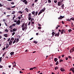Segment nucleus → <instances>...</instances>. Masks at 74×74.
<instances>
[{
  "label": "nucleus",
  "mask_w": 74,
  "mask_h": 74,
  "mask_svg": "<svg viewBox=\"0 0 74 74\" xmlns=\"http://www.w3.org/2000/svg\"><path fill=\"white\" fill-rule=\"evenodd\" d=\"M64 17L62 16H61L59 17L58 18V19H62V18H63Z\"/></svg>",
  "instance_id": "7"
},
{
  "label": "nucleus",
  "mask_w": 74,
  "mask_h": 74,
  "mask_svg": "<svg viewBox=\"0 0 74 74\" xmlns=\"http://www.w3.org/2000/svg\"><path fill=\"white\" fill-rule=\"evenodd\" d=\"M30 21L29 22V23L28 24V25H30Z\"/></svg>",
  "instance_id": "55"
},
{
  "label": "nucleus",
  "mask_w": 74,
  "mask_h": 74,
  "mask_svg": "<svg viewBox=\"0 0 74 74\" xmlns=\"http://www.w3.org/2000/svg\"><path fill=\"white\" fill-rule=\"evenodd\" d=\"M68 60V58L66 57V60Z\"/></svg>",
  "instance_id": "60"
},
{
  "label": "nucleus",
  "mask_w": 74,
  "mask_h": 74,
  "mask_svg": "<svg viewBox=\"0 0 74 74\" xmlns=\"http://www.w3.org/2000/svg\"><path fill=\"white\" fill-rule=\"evenodd\" d=\"M57 26L56 27V29H58V27H60V25H57Z\"/></svg>",
  "instance_id": "26"
},
{
  "label": "nucleus",
  "mask_w": 74,
  "mask_h": 74,
  "mask_svg": "<svg viewBox=\"0 0 74 74\" xmlns=\"http://www.w3.org/2000/svg\"><path fill=\"white\" fill-rule=\"evenodd\" d=\"M14 27V26H15V25H16V23H14L12 25Z\"/></svg>",
  "instance_id": "33"
},
{
  "label": "nucleus",
  "mask_w": 74,
  "mask_h": 74,
  "mask_svg": "<svg viewBox=\"0 0 74 74\" xmlns=\"http://www.w3.org/2000/svg\"><path fill=\"white\" fill-rule=\"evenodd\" d=\"M14 22H17V20H16V19L14 20Z\"/></svg>",
  "instance_id": "48"
},
{
  "label": "nucleus",
  "mask_w": 74,
  "mask_h": 74,
  "mask_svg": "<svg viewBox=\"0 0 74 74\" xmlns=\"http://www.w3.org/2000/svg\"><path fill=\"white\" fill-rule=\"evenodd\" d=\"M31 17H29L28 18V20L29 21H30L31 19H32V18H31Z\"/></svg>",
  "instance_id": "27"
},
{
  "label": "nucleus",
  "mask_w": 74,
  "mask_h": 74,
  "mask_svg": "<svg viewBox=\"0 0 74 74\" xmlns=\"http://www.w3.org/2000/svg\"><path fill=\"white\" fill-rule=\"evenodd\" d=\"M38 14V12H36L35 13L36 16H37V15Z\"/></svg>",
  "instance_id": "38"
},
{
  "label": "nucleus",
  "mask_w": 74,
  "mask_h": 74,
  "mask_svg": "<svg viewBox=\"0 0 74 74\" xmlns=\"http://www.w3.org/2000/svg\"><path fill=\"white\" fill-rule=\"evenodd\" d=\"M62 2H63V1L59 2H58V6H60V5H62L63 4Z\"/></svg>",
  "instance_id": "3"
},
{
  "label": "nucleus",
  "mask_w": 74,
  "mask_h": 74,
  "mask_svg": "<svg viewBox=\"0 0 74 74\" xmlns=\"http://www.w3.org/2000/svg\"><path fill=\"white\" fill-rule=\"evenodd\" d=\"M25 27H27V24H25Z\"/></svg>",
  "instance_id": "61"
},
{
  "label": "nucleus",
  "mask_w": 74,
  "mask_h": 74,
  "mask_svg": "<svg viewBox=\"0 0 74 74\" xmlns=\"http://www.w3.org/2000/svg\"><path fill=\"white\" fill-rule=\"evenodd\" d=\"M48 3H51V0H48Z\"/></svg>",
  "instance_id": "39"
},
{
  "label": "nucleus",
  "mask_w": 74,
  "mask_h": 74,
  "mask_svg": "<svg viewBox=\"0 0 74 74\" xmlns=\"http://www.w3.org/2000/svg\"><path fill=\"white\" fill-rule=\"evenodd\" d=\"M6 9L8 10H11V9L10 8H7Z\"/></svg>",
  "instance_id": "24"
},
{
  "label": "nucleus",
  "mask_w": 74,
  "mask_h": 74,
  "mask_svg": "<svg viewBox=\"0 0 74 74\" xmlns=\"http://www.w3.org/2000/svg\"><path fill=\"white\" fill-rule=\"evenodd\" d=\"M25 1H26V0H23V3H25Z\"/></svg>",
  "instance_id": "58"
},
{
  "label": "nucleus",
  "mask_w": 74,
  "mask_h": 74,
  "mask_svg": "<svg viewBox=\"0 0 74 74\" xmlns=\"http://www.w3.org/2000/svg\"><path fill=\"white\" fill-rule=\"evenodd\" d=\"M11 40H14V38H12Z\"/></svg>",
  "instance_id": "54"
},
{
  "label": "nucleus",
  "mask_w": 74,
  "mask_h": 74,
  "mask_svg": "<svg viewBox=\"0 0 74 74\" xmlns=\"http://www.w3.org/2000/svg\"><path fill=\"white\" fill-rule=\"evenodd\" d=\"M58 31H59V32H62V30L60 29L58 30Z\"/></svg>",
  "instance_id": "64"
},
{
  "label": "nucleus",
  "mask_w": 74,
  "mask_h": 74,
  "mask_svg": "<svg viewBox=\"0 0 74 74\" xmlns=\"http://www.w3.org/2000/svg\"><path fill=\"white\" fill-rule=\"evenodd\" d=\"M35 12L34 11H33L32 12V15H35Z\"/></svg>",
  "instance_id": "14"
},
{
  "label": "nucleus",
  "mask_w": 74,
  "mask_h": 74,
  "mask_svg": "<svg viewBox=\"0 0 74 74\" xmlns=\"http://www.w3.org/2000/svg\"><path fill=\"white\" fill-rule=\"evenodd\" d=\"M16 42V41L14 40L13 42V44H14V43Z\"/></svg>",
  "instance_id": "51"
},
{
  "label": "nucleus",
  "mask_w": 74,
  "mask_h": 74,
  "mask_svg": "<svg viewBox=\"0 0 74 74\" xmlns=\"http://www.w3.org/2000/svg\"><path fill=\"white\" fill-rule=\"evenodd\" d=\"M59 69V67H58V66H56V67L55 68V70H57V69Z\"/></svg>",
  "instance_id": "25"
},
{
  "label": "nucleus",
  "mask_w": 74,
  "mask_h": 74,
  "mask_svg": "<svg viewBox=\"0 0 74 74\" xmlns=\"http://www.w3.org/2000/svg\"><path fill=\"white\" fill-rule=\"evenodd\" d=\"M58 64H59V62L57 61L56 63V65H58Z\"/></svg>",
  "instance_id": "30"
},
{
  "label": "nucleus",
  "mask_w": 74,
  "mask_h": 74,
  "mask_svg": "<svg viewBox=\"0 0 74 74\" xmlns=\"http://www.w3.org/2000/svg\"><path fill=\"white\" fill-rule=\"evenodd\" d=\"M64 29H62V32H61V34H63V33H64Z\"/></svg>",
  "instance_id": "13"
},
{
  "label": "nucleus",
  "mask_w": 74,
  "mask_h": 74,
  "mask_svg": "<svg viewBox=\"0 0 74 74\" xmlns=\"http://www.w3.org/2000/svg\"><path fill=\"white\" fill-rule=\"evenodd\" d=\"M45 8H44L43 9L41 10H40V12L38 14V15H40L41 13H42L43 12H44L45 11Z\"/></svg>",
  "instance_id": "1"
},
{
  "label": "nucleus",
  "mask_w": 74,
  "mask_h": 74,
  "mask_svg": "<svg viewBox=\"0 0 74 74\" xmlns=\"http://www.w3.org/2000/svg\"><path fill=\"white\" fill-rule=\"evenodd\" d=\"M4 32H8V30L7 29H6L5 30Z\"/></svg>",
  "instance_id": "22"
},
{
  "label": "nucleus",
  "mask_w": 74,
  "mask_h": 74,
  "mask_svg": "<svg viewBox=\"0 0 74 74\" xmlns=\"http://www.w3.org/2000/svg\"><path fill=\"white\" fill-rule=\"evenodd\" d=\"M34 21V19L33 18H31V22H33V21Z\"/></svg>",
  "instance_id": "23"
},
{
  "label": "nucleus",
  "mask_w": 74,
  "mask_h": 74,
  "mask_svg": "<svg viewBox=\"0 0 74 74\" xmlns=\"http://www.w3.org/2000/svg\"><path fill=\"white\" fill-rule=\"evenodd\" d=\"M17 18H18V19H19V20H21V16H18L17 17Z\"/></svg>",
  "instance_id": "32"
},
{
  "label": "nucleus",
  "mask_w": 74,
  "mask_h": 74,
  "mask_svg": "<svg viewBox=\"0 0 74 74\" xmlns=\"http://www.w3.org/2000/svg\"><path fill=\"white\" fill-rule=\"evenodd\" d=\"M25 23H24L23 24H22V25H21V27L22 28H23V27H25V26H24L25 25Z\"/></svg>",
  "instance_id": "10"
},
{
  "label": "nucleus",
  "mask_w": 74,
  "mask_h": 74,
  "mask_svg": "<svg viewBox=\"0 0 74 74\" xmlns=\"http://www.w3.org/2000/svg\"><path fill=\"white\" fill-rule=\"evenodd\" d=\"M18 12L20 14H21L23 13V12H22V11H19V12Z\"/></svg>",
  "instance_id": "34"
},
{
  "label": "nucleus",
  "mask_w": 74,
  "mask_h": 74,
  "mask_svg": "<svg viewBox=\"0 0 74 74\" xmlns=\"http://www.w3.org/2000/svg\"><path fill=\"white\" fill-rule=\"evenodd\" d=\"M63 60H60V62H63Z\"/></svg>",
  "instance_id": "45"
},
{
  "label": "nucleus",
  "mask_w": 74,
  "mask_h": 74,
  "mask_svg": "<svg viewBox=\"0 0 74 74\" xmlns=\"http://www.w3.org/2000/svg\"><path fill=\"white\" fill-rule=\"evenodd\" d=\"M71 19L72 21H74V18L72 17L71 18Z\"/></svg>",
  "instance_id": "36"
},
{
  "label": "nucleus",
  "mask_w": 74,
  "mask_h": 74,
  "mask_svg": "<svg viewBox=\"0 0 74 74\" xmlns=\"http://www.w3.org/2000/svg\"><path fill=\"white\" fill-rule=\"evenodd\" d=\"M5 49V47H4L3 48V50L4 51Z\"/></svg>",
  "instance_id": "57"
},
{
  "label": "nucleus",
  "mask_w": 74,
  "mask_h": 74,
  "mask_svg": "<svg viewBox=\"0 0 74 74\" xmlns=\"http://www.w3.org/2000/svg\"><path fill=\"white\" fill-rule=\"evenodd\" d=\"M32 14L31 13H29L28 14V17H32Z\"/></svg>",
  "instance_id": "17"
},
{
  "label": "nucleus",
  "mask_w": 74,
  "mask_h": 74,
  "mask_svg": "<svg viewBox=\"0 0 74 74\" xmlns=\"http://www.w3.org/2000/svg\"><path fill=\"white\" fill-rule=\"evenodd\" d=\"M6 48L7 49V48H8V47H9V45H8V44H6Z\"/></svg>",
  "instance_id": "16"
},
{
  "label": "nucleus",
  "mask_w": 74,
  "mask_h": 74,
  "mask_svg": "<svg viewBox=\"0 0 74 74\" xmlns=\"http://www.w3.org/2000/svg\"><path fill=\"white\" fill-rule=\"evenodd\" d=\"M19 38H17L16 40V42H18L19 41Z\"/></svg>",
  "instance_id": "31"
},
{
  "label": "nucleus",
  "mask_w": 74,
  "mask_h": 74,
  "mask_svg": "<svg viewBox=\"0 0 74 74\" xmlns=\"http://www.w3.org/2000/svg\"><path fill=\"white\" fill-rule=\"evenodd\" d=\"M4 36L5 37H8V34H4Z\"/></svg>",
  "instance_id": "18"
},
{
  "label": "nucleus",
  "mask_w": 74,
  "mask_h": 74,
  "mask_svg": "<svg viewBox=\"0 0 74 74\" xmlns=\"http://www.w3.org/2000/svg\"><path fill=\"white\" fill-rule=\"evenodd\" d=\"M38 26H41V25L40 24H38Z\"/></svg>",
  "instance_id": "59"
},
{
  "label": "nucleus",
  "mask_w": 74,
  "mask_h": 74,
  "mask_svg": "<svg viewBox=\"0 0 74 74\" xmlns=\"http://www.w3.org/2000/svg\"><path fill=\"white\" fill-rule=\"evenodd\" d=\"M3 22H5L6 21V19H3Z\"/></svg>",
  "instance_id": "35"
},
{
  "label": "nucleus",
  "mask_w": 74,
  "mask_h": 74,
  "mask_svg": "<svg viewBox=\"0 0 74 74\" xmlns=\"http://www.w3.org/2000/svg\"><path fill=\"white\" fill-rule=\"evenodd\" d=\"M16 30H17V29L15 28H14L13 29V32H15Z\"/></svg>",
  "instance_id": "19"
},
{
  "label": "nucleus",
  "mask_w": 74,
  "mask_h": 74,
  "mask_svg": "<svg viewBox=\"0 0 74 74\" xmlns=\"http://www.w3.org/2000/svg\"><path fill=\"white\" fill-rule=\"evenodd\" d=\"M60 70L61 71H64L65 70H64V69H63V68H62L60 69Z\"/></svg>",
  "instance_id": "12"
},
{
  "label": "nucleus",
  "mask_w": 74,
  "mask_h": 74,
  "mask_svg": "<svg viewBox=\"0 0 74 74\" xmlns=\"http://www.w3.org/2000/svg\"><path fill=\"white\" fill-rule=\"evenodd\" d=\"M12 27H13V26L12 25L10 26L9 28H11Z\"/></svg>",
  "instance_id": "42"
},
{
  "label": "nucleus",
  "mask_w": 74,
  "mask_h": 74,
  "mask_svg": "<svg viewBox=\"0 0 74 74\" xmlns=\"http://www.w3.org/2000/svg\"><path fill=\"white\" fill-rule=\"evenodd\" d=\"M74 47L70 50V53H72L73 52H74Z\"/></svg>",
  "instance_id": "6"
},
{
  "label": "nucleus",
  "mask_w": 74,
  "mask_h": 74,
  "mask_svg": "<svg viewBox=\"0 0 74 74\" xmlns=\"http://www.w3.org/2000/svg\"><path fill=\"white\" fill-rule=\"evenodd\" d=\"M52 34V36H54V35H55V33L54 32H53Z\"/></svg>",
  "instance_id": "29"
},
{
  "label": "nucleus",
  "mask_w": 74,
  "mask_h": 74,
  "mask_svg": "<svg viewBox=\"0 0 74 74\" xmlns=\"http://www.w3.org/2000/svg\"><path fill=\"white\" fill-rule=\"evenodd\" d=\"M25 10L26 11V12H28L29 11V9L27 8H26L25 9Z\"/></svg>",
  "instance_id": "11"
},
{
  "label": "nucleus",
  "mask_w": 74,
  "mask_h": 74,
  "mask_svg": "<svg viewBox=\"0 0 74 74\" xmlns=\"http://www.w3.org/2000/svg\"><path fill=\"white\" fill-rule=\"evenodd\" d=\"M11 4H12V5H14V2H12L11 3Z\"/></svg>",
  "instance_id": "56"
},
{
  "label": "nucleus",
  "mask_w": 74,
  "mask_h": 74,
  "mask_svg": "<svg viewBox=\"0 0 74 74\" xmlns=\"http://www.w3.org/2000/svg\"><path fill=\"white\" fill-rule=\"evenodd\" d=\"M14 34H15V32H13L12 36H14Z\"/></svg>",
  "instance_id": "44"
},
{
  "label": "nucleus",
  "mask_w": 74,
  "mask_h": 74,
  "mask_svg": "<svg viewBox=\"0 0 74 74\" xmlns=\"http://www.w3.org/2000/svg\"><path fill=\"white\" fill-rule=\"evenodd\" d=\"M14 15V17H13V18H12L13 21H14V20H15V19H14V18L16 17L15 16V15Z\"/></svg>",
  "instance_id": "21"
},
{
  "label": "nucleus",
  "mask_w": 74,
  "mask_h": 74,
  "mask_svg": "<svg viewBox=\"0 0 74 74\" xmlns=\"http://www.w3.org/2000/svg\"><path fill=\"white\" fill-rule=\"evenodd\" d=\"M14 52H11L10 53V54L12 56V55H14Z\"/></svg>",
  "instance_id": "20"
},
{
  "label": "nucleus",
  "mask_w": 74,
  "mask_h": 74,
  "mask_svg": "<svg viewBox=\"0 0 74 74\" xmlns=\"http://www.w3.org/2000/svg\"><path fill=\"white\" fill-rule=\"evenodd\" d=\"M34 43H35V44H37V42H36V41H34Z\"/></svg>",
  "instance_id": "37"
},
{
  "label": "nucleus",
  "mask_w": 74,
  "mask_h": 74,
  "mask_svg": "<svg viewBox=\"0 0 74 74\" xmlns=\"http://www.w3.org/2000/svg\"><path fill=\"white\" fill-rule=\"evenodd\" d=\"M60 34V32H58V34L56 33L55 34V36H56H56H57V37H58V36H59Z\"/></svg>",
  "instance_id": "5"
},
{
  "label": "nucleus",
  "mask_w": 74,
  "mask_h": 74,
  "mask_svg": "<svg viewBox=\"0 0 74 74\" xmlns=\"http://www.w3.org/2000/svg\"><path fill=\"white\" fill-rule=\"evenodd\" d=\"M20 23H21V21L18 20L16 22V25H20Z\"/></svg>",
  "instance_id": "2"
},
{
  "label": "nucleus",
  "mask_w": 74,
  "mask_h": 74,
  "mask_svg": "<svg viewBox=\"0 0 74 74\" xmlns=\"http://www.w3.org/2000/svg\"><path fill=\"white\" fill-rule=\"evenodd\" d=\"M57 1H57V0H55V1H54V2L55 3H57Z\"/></svg>",
  "instance_id": "41"
},
{
  "label": "nucleus",
  "mask_w": 74,
  "mask_h": 74,
  "mask_svg": "<svg viewBox=\"0 0 74 74\" xmlns=\"http://www.w3.org/2000/svg\"><path fill=\"white\" fill-rule=\"evenodd\" d=\"M4 23L5 24V26H8V24H7V23H5V22Z\"/></svg>",
  "instance_id": "47"
},
{
  "label": "nucleus",
  "mask_w": 74,
  "mask_h": 74,
  "mask_svg": "<svg viewBox=\"0 0 74 74\" xmlns=\"http://www.w3.org/2000/svg\"><path fill=\"white\" fill-rule=\"evenodd\" d=\"M32 6L33 7V6L34 5V3H33V4H32Z\"/></svg>",
  "instance_id": "49"
},
{
  "label": "nucleus",
  "mask_w": 74,
  "mask_h": 74,
  "mask_svg": "<svg viewBox=\"0 0 74 74\" xmlns=\"http://www.w3.org/2000/svg\"><path fill=\"white\" fill-rule=\"evenodd\" d=\"M15 14V11H13L12 12V14Z\"/></svg>",
  "instance_id": "28"
},
{
  "label": "nucleus",
  "mask_w": 74,
  "mask_h": 74,
  "mask_svg": "<svg viewBox=\"0 0 74 74\" xmlns=\"http://www.w3.org/2000/svg\"><path fill=\"white\" fill-rule=\"evenodd\" d=\"M64 4H63L62 5V6H61V7H62V10H64Z\"/></svg>",
  "instance_id": "9"
},
{
  "label": "nucleus",
  "mask_w": 74,
  "mask_h": 74,
  "mask_svg": "<svg viewBox=\"0 0 74 74\" xmlns=\"http://www.w3.org/2000/svg\"><path fill=\"white\" fill-rule=\"evenodd\" d=\"M3 5H2L1 3L0 4V7H3Z\"/></svg>",
  "instance_id": "52"
},
{
  "label": "nucleus",
  "mask_w": 74,
  "mask_h": 74,
  "mask_svg": "<svg viewBox=\"0 0 74 74\" xmlns=\"http://www.w3.org/2000/svg\"><path fill=\"white\" fill-rule=\"evenodd\" d=\"M27 27H23V28H22V30L23 31H24L25 30H27Z\"/></svg>",
  "instance_id": "4"
},
{
  "label": "nucleus",
  "mask_w": 74,
  "mask_h": 74,
  "mask_svg": "<svg viewBox=\"0 0 74 74\" xmlns=\"http://www.w3.org/2000/svg\"><path fill=\"white\" fill-rule=\"evenodd\" d=\"M68 31L69 32H71L72 31V30H71V29H69L68 30Z\"/></svg>",
  "instance_id": "40"
},
{
  "label": "nucleus",
  "mask_w": 74,
  "mask_h": 74,
  "mask_svg": "<svg viewBox=\"0 0 74 74\" xmlns=\"http://www.w3.org/2000/svg\"><path fill=\"white\" fill-rule=\"evenodd\" d=\"M25 4H27V1H25Z\"/></svg>",
  "instance_id": "43"
},
{
  "label": "nucleus",
  "mask_w": 74,
  "mask_h": 74,
  "mask_svg": "<svg viewBox=\"0 0 74 74\" xmlns=\"http://www.w3.org/2000/svg\"><path fill=\"white\" fill-rule=\"evenodd\" d=\"M30 70H33V68H31L29 69Z\"/></svg>",
  "instance_id": "50"
},
{
  "label": "nucleus",
  "mask_w": 74,
  "mask_h": 74,
  "mask_svg": "<svg viewBox=\"0 0 74 74\" xmlns=\"http://www.w3.org/2000/svg\"><path fill=\"white\" fill-rule=\"evenodd\" d=\"M54 60L55 62H57V61L58 60V58H55L54 59Z\"/></svg>",
  "instance_id": "15"
},
{
  "label": "nucleus",
  "mask_w": 74,
  "mask_h": 74,
  "mask_svg": "<svg viewBox=\"0 0 74 74\" xmlns=\"http://www.w3.org/2000/svg\"><path fill=\"white\" fill-rule=\"evenodd\" d=\"M66 21H69L70 20H69V19H66Z\"/></svg>",
  "instance_id": "63"
},
{
  "label": "nucleus",
  "mask_w": 74,
  "mask_h": 74,
  "mask_svg": "<svg viewBox=\"0 0 74 74\" xmlns=\"http://www.w3.org/2000/svg\"><path fill=\"white\" fill-rule=\"evenodd\" d=\"M68 58L69 59H71V56H69Z\"/></svg>",
  "instance_id": "62"
},
{
  "label": "nucleus",
  "mask_w": 74,
  "mask_h": 74,
  "mask_svg": "<svg viewBox=\"0 0 74 74\" xmlns=\"http://www.w3.org/2000/svg\"><path fill=\"white\" fill-rule=\"evenodd\" d=\"M38 29H41V27H38Z\"/></svg>",
  "instance_id": "53"
},
{
  "label": "nucleus",
  "mask_w": 74,
  "mask_h": 74,
  "mask_svg": "<svg viewBox=\"0 0 74 74\" xmlns=\"http://www.w3.org/2000/svg\"><path fill=\"white\" fill-rule=\"evenodd\" d=\"M12 41H11V40H10V41L9 42V45H12Z\"/></svg>",
  "instance_id": "8"
},
{
  "label": "nucleus",
  "mask_w": 74,
  "mask_h": 74,
  "mask_svg": "<svg viewBox=\"0 0 74 74\" xmlns=\"http://www.w3.org/2000/svg\"><path fill=\"white\" fill-rule=\"evenodd\" d=\"M15 7H16L15 6H14L11 7V8H15Z\"/></svg>",
  "instance_id": "46"
}]
</instances>
